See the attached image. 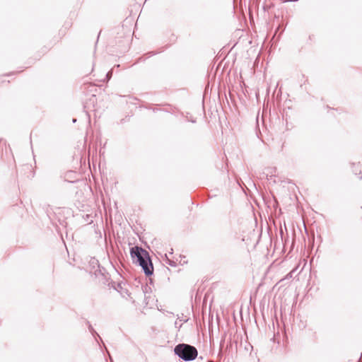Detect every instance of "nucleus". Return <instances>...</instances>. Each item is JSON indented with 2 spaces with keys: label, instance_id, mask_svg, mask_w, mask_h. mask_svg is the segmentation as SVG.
Wrapping results in <instances>:
<instances>
[{
  "label": "nucleus",
  "instance_id": "nucleus-1",
  "mask_svg": "<svg viewBox=\"0 0 362 362\" xmlns=\"http://www.w3.org/2000/svg\"><path fill=\"white\" fill-rule=\"evenodd\" d=\"M130 255L134 263L140 266L145 275L150 276L153 274V266L149 253L141 247L134 246L130 248Z\"/></svg>",
  "mask_w": 362,
  "mask_h": 362
},
{
  "label": "nucleus",
  "instance_id": "nucleus-2",
  "mask_svg": "<svg viewBox=\"0 0 362 362\" xmlns=\"http://www.w3.org/2000/svg\"><path fill=\"white\" fill-rule=\"evenodd\" d=\"M174 352L175 355L185 361H193L198 355L197 349L194 346L184 343L175 346Z\"/></svg>",
  "mask_w": 362,
  "mask_h": 362
},
{
  "label": "nucleus",
  "instance_id": "nucleus-3",
  "mask_svg": "<svg viewBox=\"0 0 362 362\" xmlns=\"http://www.w3.org/2000/svg\"><path fill=\"white\" fill-rule=\"evenodd\" d=\"M90 267L92 268L91 270H90V273H94L95 276L98 275V272L101 273V270L100 269V264L99 262L95 258H91L89 262Z\"/></svg>",
  "mask_w": 362,
  "mask_h": 362
},
{
  "label": "nucleus",
  "instance_id": "nucleus-4",
  "mask_svg": "<svg viewBox=\"0 0 362 362\" xmlns=\"http://www.w3.org/2000/svg\"><path fill=\"white\" fill-rule=\"evenodd\" d=\"M352 171L355 175H358L359 179H362V165L359 163L357 164L354 163Z\"/></svg>",
  "mask_w": 362,
  "mask_h": 362
},
{
  "label": "nucleus",
  "instance_id": "nucleus-5",
  "mask_svg": "<svg viewBox=\"0 0 362 362\" xmlns=\"http://www.w3.org/2000/svg\"><path fill=\"white\" fill-rule=\"evenodd\" d=\"M165 257H166V263L168 264L171 267H176V262L173 260H171L168 258L167 254H165Z\"/></svg>",
  "mask_w": 362,
  "mask_h": 362
},
{
  "label": "nucleus",
  "instance_id": "nucleus-6",
  "mask_svg": "<svg viewBox=\"0 0 362 362\" xmlns=\"http://www.w3.org/2000/svg\"><path fill=\"white\" fill-rule=\"evenodd\" d=\"M142 290L144 295L146 296L147 293L151 291V288L147 284H146L144 286L142 287Z\"/></svg>",
  "mask_w": 362,
  "mask_h": 362
},
{
  "label": "nucleus",
  "instance_id": "nucleus-7",
  "mask_svg": "<svg viewBox=\"0 0 362 362\" xmlns=\"http://www.w3.org/2000/svg\"><path fill=\"white\" fill-rule=\"evenodd\" d=\"M112 76V70L109 71L106 74V78L109 81Z\"/></svg>",
  "mask_w": 362,
  "mask_h": 362
},
{
  "label": "nucleus",
  "instance_id": "nucleus-8",
  "mask_svg": "<svg viewBox=\"0 0 362 362\" xmlns=\"http://www.w3.org/2000/svg\"><path fill=\"white\" fill-rule=\"evenodd\" d=\"M86 324H87V325H88V330L90 331V332H95V329H94V328L93 327V326L90 325V322L87 321V322H86Z\"/></svg>",
  "mask_w": 362,
  "mask_h": 362
},
{
  "label": "nucleus",
  "instance_id": "nucleus-9",
  "mask_svg": "<svg viewBox=\"0 0 362 362\" xmlns=\"http://www.w3.org/2000/svg\"><path fill=\"white\" fill-rule=\"evenodd\" d=\"M90 333L92 334V335L94 337H95V336H98L100 338V339L102 341L101 337L98 335V334L97 333V332L95 330V332H91Z\"/></svg>",
  "mask_w": 362,
  "mask_h": 362
},
{
  "label": "nucleus",
  "instance_id": "nucleus-10",
  "mask_svg": "<svg viewBox=\"0 0 362 362\" xmlns=\"http://www.w3.org/2000/svg\"><path fill=\"white\" fill-rule=\"evenodd\" d=\"M72 122L75 123L76 122V119H73Z\"/></svg>",
  "mask_w": 362,
  "mask_h": 362
},
{
  "label": "nucleus",
  "instance_id": "nucleus-11",
  "mask_svg": "<svg viewBox=\"0 0 362 362\" xmlns=\"http://www.w3.org/2000/svg\"><path fill=\"white\" fill-rule=\"evenodd\" d=\"M180 321L187 322V319H185V320H180Z\"/></svg>",
  "mask_w": 362,
  "mask_h": 362
},
{
  "label": "nucleus",
  "instance_id": "nucleus-12",
  "mask_svg": "<svg viewBox=\"0 0 362 362\" xmlns=\"http://www.w3.org/2000/svg\"><path fill=\"white\" fill-rule=\"evenodd\" d=\"M171 251H173V249H171ZM170 255H172V254H173V252H170Z\"/></svg>",
  "mask_w": 362,
  "mask_h": 362
},
{
  "label": "nucleus",
  "instance_id": "nucleus-13",
  "mask_svg": "<svg viewBox=\"0 0 362 362\" xmlns=\"http://www.w3.org/2000/svg\"><path fill=\"white\" fill-rule=\"evenodd\" d=\"M283 1H284V2H286V1H287V0H283Z\"/></svg>",
  "mask_w": 362,
  "mask_h": 362
}]
</instances>
